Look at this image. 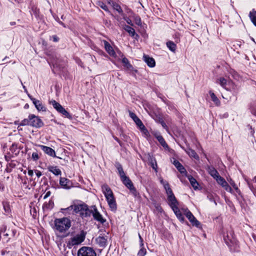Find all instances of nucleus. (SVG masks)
<instances>
[{
	"label": "nucleus",
	"instance_id": "nucleus-1",
	"mask_svg": "<svg viewBox=\"0 0 256 256\" xmlns=\"http://www.w3.org/2000/svg\"><path fill=\"white\" fill-rule=\"evenodd\" d=\"M102 190L110 210L115 212L117 209V205L112 190L106 184L102 186Z\"/></svg>",
	"mask_w": 256,
	"mask_h": 256
},
{
	"label": "nucleus",
	"instance_id": "nucleus-2",
	"mask_svg": "<svg viewBox=\"0 0 256 256\" xmlns=\"http://www.w3.org/2000/svg\"><path fill=\"white\" fill-rule=\"evenodd\" d=\"M54 224L56 230L60 233L68 230L72 226L71 220L66 217L56 218Z\"/></svg>",
	"mask_w": 256,
	"mask_h": 256
},
{
	"label": "nucleus",
	"instance_id": "nucleus-3",
	"mask_svg": "<svg viewBox=\"0 0 256 256\" xmlns=\"http://www.w3.org/2000/svg\"><path fill=\"white\" fill-rule=\"evenodd\" d=\"M86 232L82 230L80 233L71 238L67 242V246L70 248L72 246L78 245L82 242L86 238Z\"/></svg>",
	"mask_w": 256,
	"mask_h": 256
},
{
	"label": "nucleus",
	"instance_id": "nucleus-4",
	"mask_svg": "<svg viewBox=\"0 0 256 256\" xmlns=\"http://www.w3.org/2000/svg\"><path fill=\"white\" fill-rule=\"evenodd\" d=\"M74 212L80 213V216L82 218L90 217L92 214V208L89 209L88 206L84 204L75 205Z\"/></svg>",
	"mask_w": 256,
	"mask_h": 256
},
{
	"label": "nucleus",
	"instance_id": "nucleus-5",
	"mask_svg": "<svg viewBox=\"0 0 256 256\" xmlns=\"http://www.w3.org/2000/svg\"><path fill=\"white\" fill-rule=\"evenodd\" d=\"M78 256H96V254L93 248L82 246L78 250Z\"/></svg>",
	"mask_w": 256,
	"mask_h": 256
},
{
	"label": "nucleus",
	"instance_id": "nucleus-6",
	"mask_svg": "<svg viewBox=\"0 0 256 256\" xmlns=\"http://www.w3.org/2000/svg\"><path fill=\"white\" fill-rule=\"evenodd\" d=\"M30 126L37 128H41L44 126V122L42 120L34 114H30Z\"/></svg>",
	"mask_w": 256,
	"mask_h": 256
},
{
	"label": "nucleus",
	"instance_id": "nucleus-7",
	"mask_svg": "<svg viewBox=\"0 0 256 256\" xmlns=\"http://www.w3.org/2000/svg\"><path fill=\"white\" fill-rule=\"evenodd\" d=\"M92 214L94 218L100 222L101 224H104L106 220L103 218L102 215L100 213V212L98 211L96 207V206H92Z\"/></svg>",
	"mask_w": 256,
	"mask_h": 256
},
{
	"label": "nucleus",
	"instance_id": "nucleus-8",
	"mask_svg": "<svg viewBox=\"0 0 256 256\" xmlns=\"http://www.w3.org/2000/svg\"><path fill=\"white\" fill-rule=\"evenodd\" d=\"M185 215L192 223V226L197 228L199 227L200 224V222L196 219L188 209H186L185 210Z\"/></svg>",
	"mask_w": 256,
	"mask_h": 256
},
{
	"label": "nucleus",
	"instance_id": "nucleus-9",
	"mask_svg": "<svg viewBox=\"0 0 256 256\" xmlns=\"http://www.w3.org/2000/svg\"><path fill=\"white\" fill-rule=\"evenodd\" d=\"M95 241L100 247L104 248L108 244V236H100L96 238Z\"/></svg>",
	"mask_w": 256,
	"mask_h": 256
},
{
	"label": "nucleus",
	"instance_id": "nucleus-10",
	"mask_svg": "<svg viewBox=\"0 0 256 256\" xmlns=\"http://www.w3.org/2000/svg\"><path fill=\"white\" fill-rule=\"evenodd\" d=\"M207 170L208 172V174L214 178L216 182L219 180L220 178H222V176H220L216 170L212 166H208Z\"/></svg>",
	"mask_w": 256,
	"mask_h": 256
},
{
	"label": "nucleus",
	"instance_id": "nucleus-11",
	"mask_svg": "<svg viewBox=\"0 0 256 256\" xmlns=\"http://www.w3.org/2000/svg\"><path fill=\"white\" fill-rule=\"evenodd\" d=\"M60 184L62 188L70 189L72 186V182L70 180L61 177L60 180Z\"/></svg>",
	"mask_w": 256,
	"mask_h": 256
},
{
	"label": "nucleus",
	"instance_id": "nucleus-12",
	"mask_svg": "<svg viewBox=\"0 0 256 256\" xmlns=\"http://www.w3.org/2000/svg\"><path fill=\"white\" fill-rule=\"evenodd\" d=\"M217 182L220 184L222 188H224L226 190L230 193H232V188L228 185V182L223 178H220L219 180Z\"/></svg>",
	"mask_w": 256,
	"mask_h": 256
},
{
	"label": "nucleus",
	"instance_id": "nucleus-13",
	"mask_svg": "<svg viewBox=\"0 0 256 256\" xmlns=\"http://www.w3.org/2000/svg\"><path fill=\"white\" fill-rule=\"evenodd\" d=\"M40 146L41 149L48 156L52 157H56V152L52 148L43 145H40Z\"/></svg>",
	"mask_w": 256,
	"mask_h": 256
},
{
	"label": "nucleus",
	"instance_id": "nucleus-14",
	"mask_svg": "<svg viewBox=\"0 0 256 256\" xmlns=\"http://www.w3.org/2000/svg\"><path fill=\"white\" fill-rule=\"evenodd\" d=\"M143 60L150 68H154L156 66V62L154 58L152 57H150L148 55H144Z\"/></svg>",
	"mask_w": 256,
	"mask_h": 256
},
{
	"label": "nucleus",
	"instance_id": "nucleus-15",
	"mask_svg": "<svg viewBox=\"0 0 256 256\" xmlns=\"http://www.w3.org/2000/svg\"><path fill=\"white\" fill-rule=\"evenodd\" d=\"M168 204L172 209L178 206V202L174 194L168 196Z\"/></svg>",
	"mask_w": 256,
	"mask_h": 256
},
{
	"label": "nucleus",
	"instance_id": "nucleus-16",
	"mask_svg": "<svg viewBox=\"0 0 256 256\" xmlns=\"http://www.w3.org/2000/svg\"><path fill=\"white\" fill-rule=\"evenodd\" d=\"M168 204L172 209L178 206V202L174 194L168 196Z\"/></svg>",
	"mask_w": 256,
	"mask_h": 256
},
{
	"label": "nucleus",
	"instance_id": "nucleus-17",
	"mask_svg": "<svg viewBox=\"0 0 256 256\" xmlns=\"http://www.w3.org/2000/svg\"><path fill=\"white\" fill-rule=\"evenodd\" d=\"M33 104L38 111H46V108L44 106L42 102L36 99H32Z\"/></svg>",
	"mask_w": 256,
	"mask_h": 256
},
{
	"label": "nucleus",
	"instance_id": "nucleus-18",
	"mask_svg": "<svg viewBox=\"0 0 256 256\" xmlns=\"http://www.w3.org/2000/svg\"><path fill=\"white\" fill-rule=\"evenodd\" d=\"M183 150L186 152V154L191 158H194L196 160H199V156L196 153V152L190 148H188L186 149H185L184 147H182Z\"/></svg>",
	"mask_w": 256,
	"mask_h": 256
},
{
	"label": "nucleus",
	"instance_id": "nucleus-19",
	"mask_svg": "<svg viewBox=\"0 0 256 256\" xmlns=\"http://www.w3.org/2000/svg\"><path fill=\"white\" fill-rule=\"evenodd\" d=\"M104 48L107 52L111 56H116V52L114 51L112 47L110 44L106 40L104 41Z\"/></svg>",
	"mask_w": 256,
	"mask_h": 256
},
{
	"label": "nucleus",
	"instance_id": "nucleus-20",
	"mask_svg": "<svg viewBox=\"0 0 256 256\" xmlns=\"http://www.w3.org/2000/svg\"><path fill=\"white\" fill-rule=\"evenodd\" d=\"M124 28L126 32H127L131 36L135 38H137L138 37V34H136L135 32V30L131 26L128 25H125Z\"/></svg>",
	"mask_w": 256,
	"mask_h": 256
},
{
	"label": "nucleus",
	"instance_id": "nucleus-21",
	"mask_svg": "<svg viewBox=\"0 0 256 256\" xmlns=\"http://www.w3.org/2000/svg\"><path fill=\"white\" fill-rule=\"evenodd\" d=\"M173 164L174 165V166L178 170L181 174H185L186 172V171L185 168L178 160H174V161L173 162Z\"/></svg>",
	"mask_w": 256,
	"mask_h": 256
},
{
	"label": "nucleus",
	"instance_id": "nucleus-22",
	"mask_svg": "<svg viewBox=\"0 0 256 256\" xmlns=\"http://www.w3.org/2000/svg\"><path fill=\"white\" fill-rule=\"evenodd\" d=\"M172 210L174 211V214L176 216L177 218L181 222H184V218L182 214V212H180V209L178 208V206L172 208Z\"/></svg>",
	"mask_w": 256,
	"mask_h": 256
},
{
	"label": "nucleus",
	"instance_id": "nucleus-23",
	"mask_svg": "<svg viewBox=\"0 0 256 256\" xmlns=\"http://www.w3.org/2000/svg\"><path fill=\"white\" fill-rule=\"evenodd\" d=\"M115 166L118 170V174H119V176H120V178L126 176V175L123 170L122 166L120 163H119L118 162H116Z\"/></svg>",
	"mask_w": 256,
	"mask_h": 256
},
{
	"label": "nucleus",
	"instance_id": "nucleus-24",
	"mask_svg": "<svg viewBox=\"0 0 256 256\" xmlns=\"http://www.w3.org/2000/svg\"><path fill=\"white\" fill-rule=\"evenodd\" d=\"M75 205H71L70 206L65 208H61L60 212L63 213L65 216L70 214L71 212L73 210L74 212Z\"/></svg>",
	"mask_w": 256,
	"mask_h": 256
},
{
	"label": "nucleus",
	"instance_id": "nucleus-25",
	"mask_svg": "<svg viewBox=\"0 0 256 256\" xmlns=\"http://www.w3.org/2000/svg\"><path fill=\"white\" fill-rule=\"evenodd\" d=\"M49 172H52L56 176L60 175L62 172L60 169L58 168L56 166H50L48 168Z\"/></svg>",
	"mask_w": 256,
	"mask_h": 256
},
{
	"label": "nucleus",
	"instance_id": "nucleus-26",
	"mask_svg": "<svg viewBox=\"0 0 256 256\" xmlns=\"http://www.w3.org/2000/svg\"><path fill=\"white\" fill-rule=\"evenodd\" d=\"M50 104H52L53 107L59 113L60 112L61 110H62L64 108L60 104L56 102L55 100H52L50 101Z\"/></svg>",
	"mask_w": 256,
	"mask_h": 256
},
{
	"label": "nucleus",
	"instance_id": "nucleus-27",
	"mask_svg": "<svg viewBox=\"0 0 256 256\" xmlns=\"http://www.w3.org/2000/svg\"><path fill=\"white\" fill-rule=\"evenodd\" d=\"M188 178L194 190L198 189L199 184L196 181V180L192 176H188Z\"/></svg>",
	"mask_w": 256,
	"mask_h": 256
},
{
	"label": "nucleus",
	"instance_id": "nucleus-28",
	"mask_svg": "<svg viewBox=\"0 0 256 256\" xmlns=\"http://www.w3.org/2000/svg\"><path fill=\"white\" fill-rule=\"evenodd\" d=\"M249 17L253 23V24L256 26V10L254 9H252L249 13Z\"/></svg>",
	"mask_w": 256,
	"mask_h": 256
},
{
	"label": "nucleus",
	"instance_id": "nucleus-29",
	"mask_svg": "<svg viewBox=\"0 0 256 256\" xmlns=\"http://www.w3.org/2000/svg\"><path fill=\"white\" fill-rule=\"evenodd\" d=\"M54 206V202L52 200H50L48 202H45L42 208L44 210H52Z\"/></svg>",
	"mask_w": 256,
	"mask_h": 256
},
{
	"label": "nucleus",
	"instance_id": "nucleus-30",
	"mask_svg": "<svg viewBox=\"0 0 256 256\" xmlns=\"http://www.w3.org/2000/svg\"><path fill=\"white\" fill-rule=\"evenodd\" d=\"M210 94L212 100L216 104V106H219L220 104V100L218 99V98L216 97V96L215 95V94L214 92H212L211 91L210 92Z\"/></svg>",
	"mask_w": 256,
	"mask_h": 256
},
{
	"label": "nucleus",
	"instance_id": "nucleus-31",
	"mask_svg": "<svg viewBox=\"0 0 256 256\" xmlns=\"http://www.w3.org/2000/svg\"><path fill=\"white\" fill-rule=\"evenodd\" d=\"M160 183L162 184L166 192L171 189L168 182L166 180H164L162 178H160Z\"/></svg>",
	"mask_w": 256,
	"mask_h": 256
},
{
	"label": "nucleus",
	"instance_id": "nucleus-32",
	"mask_svg": "<svg viewBox=\"0 0 256 256\" xmlns=\"http://www.w3.org/2000/svg\"><path fill=\"white\" fill-rule=\"evenodd\" d=\"M166 46L172 52H175L176 50V46L172 41H168L166 42Z\"/></svg>",
	"mask_w": 256,
	"mask_h": 256
},
{
	"label": "nucleus",
	"instance_id": "nucleus-33",
	"mask_svg": "<svg viewBox=\"0 0 256 256\" xmlns=\"http://www.w3.org/2000/svg\"><path fill=\"white\" fill-rule=\"evenodd\" d=\"M157 140L158 141V142L162 146L165 148V149H168V146L166 142L164 139L163 138V137L162 136H158Z\"/></svg>",
	"mask_w": 256,
	"mask_h": 256
},
{
	"label": "nucleus",
	"instance_id": "nucleus-34",
	"mask_svg": "<svg viewBox=\"0 0 256 256\" xmlns=\"http://www.w3.org/2000/svg\"><path fill=\"white\" fill-rule=\"evenodd\" d=\"M10 150L13 154L17 156L20 150H18L17 145L15 144H13L10 148Z\"/></svg>",
	"mask_w": 256,
	"mask_h": 256
},
{
	"label": "nucleus",
	"instance_id": "nucleus-35",
	"mask_svg": "<svg viewBox=\"0 0 256 256\" xmlns=\"http://www.w3.org/2000/svg\"><path fill=\"white\" fill-rule=\"evenodd\" d=\"M217 83H218L223 88L226 89V86L227 83L226 80L224 78H220L218 79Z\"/></svg>",
	"mask_w": 256,
	"mask_h": 256
},
{
	"label": "nucleus",
	"instance_id": "nucleus-36",
	"mask_svg": "<svg viewBox=\"0 0 256 256\" xmlns=\"http://www.w3.org/2000/svg\"><path fill=\"white\" fill-rule=\"evenodd\" d=\"M112 6L114 10H116L119 14H121L122 12V10L121 7L120 6L119 4H118L116 2H112Z\"/></svg>",
	"mask_w": 256,
	"mask_h": 256
},
{
	"label": "nucleus",
	"instance_id": "nucleus-37",
	"mask_svg": "<svg viewBox=\"0 0 256 256\" xmlns=\"http://www.w3.org/2000/svg\"><path fill=\"white\" fill-rule=\"evenodd\" d=\"M232 236H229L228 235H227L226 236L224 235V240L228 246H230V244L232 242Z\"/></svg>",
	"mask_w": 256,
	"mask_h": 256
},
{
	"label": "nucleus",
	"instance_id": "nucleus-38",
	"mask_svg": "<svg viewBox=\"0 0 256 256\" xmlns=\"http://www.w3.org/2000/svg\"><path fill=\"white\" fill-rule=\"evenodd\" d=\"M129 115H130V116L134 122L136 124V123H138V122L140 120L136 116V115L134 113L132 112H129Z\"/></svg>",
	"mask_w": 256,
	"mask_h": 256
},
{
	"label": "nucleus",
	"instance_id": "nucleus-39",
	"mask_svg": "<svg viewBox=\"0 0 256 256\" xmlns=\"http://www.w3.org/2000/svg\"><path fill=\"white\" fill-rule=\"evenodd\" d=\"M60 113L62 114L66 118H67L69 119L72 118V116L70 114V113L67 110H66L64 108L61 110Z\"/></svg>",
	"mask_w": 256,
	"mask_h": 256
},
{
	"label": "nucleus",
	"instance_id": "nucleus-40",
	"mask_svg": "<svg viewBox=\"0 0 256 256\" xmlns=\"http://www.w3.org/2000/svg\"><path fill=\"white\" fill-rule=\"evenodd\" d=\"M133 18L136 24H137L138 26H142L141 18L138 16H134Z\"/></svg>",
	"mask_w": 256,
	"mask_h": 256
},
{
	"label": "nucleus",
	"instance_id": "nucleus-41",
	"mask_svg": "<svg viewBox=\"0 0 256 256\" xmlns=\"http://www.w3.org/2000/svg\"><path fill=\"white\" fill-rule=\"evenodd\" d=\"M2 206L6 212L9 213L10 211V205L6 202H2Z\"/></svg>",
	"mask_w": 256,
	"mask_h": 256
},
{
	"label": "nucleus",
	"instance_id": "nucleus-42",
	"mask_svg": "<svg viewBox=\"0 0 256 256\" xmlns=\"http://www.w3.org/2000/svg\"><path fill=\"white\" fill-rule=\"evenodd\" d=\"M20 126H30V116L28 118H24L23 120L20 123Z\"/></svg>",
	"mask_w": 256,
	"mask_h": 256
},
{
	"label": "nucleus",
	"instance_id": "nucleus-43",
	"mask_svg": "<svg viewBox=\"0 0 256 256\" xmlns=\"http://www.w3.org/2000/svg\"><path fill=\"white\" fill-rule=\"evenodd\" d=\"M97 4H98V6L100 7L104 10L105 11H106L107 12H109L108 7L104 3L102 2H98Z\"/></svg>",
	"mask_w": 256,
	"mask_h": 256
},
{
	"label": "nucleus",
	"instance_id": "nucleus-44",
	"mask_svg": "<svg viewBox=\"0 0 256 256\" xmlns=\"http://www.w3.org/2000/svg\"><path fill=\"white\" fill-rule=\"evenodd\" d=\"M229 182H230V184L232 186V187L234 188V190H236V192L238 193L239 194H240V191L238 188V186L236 184L234 181H233L232 179H230V180H229Z\"/></svg>",
	"mask_w": 256,
	"mask_h": 256
},
{
	"label": "nucleus",
	"instance_id": "nucleus-45",
	"mask_svg": "<svg viewBox=\"0 0 256 256\" xmlns=\"http://www.w3.org/2000/svg\"><path fill=\"white\" fill-rule=\"evenodd\" d=\"M141 248L140 250L138 253V256H144L146 254V250L144 246H140Z\"/></svg>",
	"mask_w": 256,
	"mask_h": 256
},
{
	"label": "nucleus",
	"instance_id": "nucleus-46",
	"mask_svg": "<svg viewBox=\"0 0 256 256\" xmlns=\"http://www.w3.org/2000/svg\"><path fill=\"white\" fill-rule=\"evenodd\" d=\"M140 132L146 138H148L150 136V134L146 126L142 128V130H140Z\"/></svg>",
	"mask_w": 256,
	"mask_h": 256
},
{
	"label": "nucleus",
	"instance_id": "nucleus-47",
	"mask_svg": "<svg viewBox=\"0 0 256 256\" xmlns=\"http://www.w3.org/2000/svg\"><path fill=\"white\" fill-rule=\"evenodd\" d=\"M147 156H148V162H150V164H151L153 162H154L156 161V160L155 158L154 157V156L150 154H148Z\"/></svg>",
	"mask_w": 256,
	"mask_h": 256
},
{
	"label": "nucleus",
	"instance_id": "nucleus-48",
	"mask_svg": "<svg viewBox=\"0 0 256 256\" xmlns=\"http://www.w3.org/2000/svg\"><path fill=\"white\" fill-rule=\"evenodd\" d=\"M32 158L34 161H37L40 158L38 152H34L32 154Z\"/></svg>",
	"mask_w": 256,
	"mask_h": 256
},
{
	"label": "nucleus",
	"instance_id": "nucleus-49",
	"mask_svg": "<svg viewBox=\"0 0 256 256\" xmlns=\"http://www.w3.org/2000/svg\"><path fill=\"white\" fill-rule=\"evenodd\" d=\"M131 194L134 196L136 197L138 195V192L136 190V188L134 187L132 189L130 190Z\"/></svg>",
	"mask_w": 256,
	"mask_h": 256
},
{
	"label": "nucleus",
	"instance_id": "nucleus-50",
	"mask_svg": "<svg viewBox=\"0 0 256 256\" xmlns=\"http://www.w3.org/2000/svg\"><path fill=\"white\" fill-rule=\"evenodd\" d=\"M121 180L122 183L126 186L127 183L129 182V181H130V180L128 177L125 176L124 178H121Z\"/></svg>",
	"mask_w": 256,
	"mask_h": 256
},
{
	"label": "nucleus",
	"instance_id": "nucleus-51",
	"mask_svg": "<svg viewBox=\"0 0 256 256\" xmlns=\"http://www.w3.org/2000/svg\"><path fill=\"white\" fill-rule=\"evenodd\" d=\"M160 124L164 128L166 131H168V128L165 122L163 120H161L160 121Z\"/></svg>",
	"mask_w": 256,
	"mask_h": 256
},
{
	"label": "nucleus",
	"instance_id": "nucleus-52",
	"mask_svg": "<svg viewBox=\"0 0 256 256\" xmlns=\"http://www.w3.org/2000/svg\"><path fill=\"white\" fill-rule=\"evenodd\" d=\"M138 127L139 128L140 130H142V128L145 127L143 123L142 122V120H140L138 123L136 124Z\"/></svg>",
	"mask_w": 256,
	"mask_h": 256
},
{
	"label": "nucleus",
	"instance_id": "nucleus-53",
	"mask_svg": "<svg viewBox=\"0 0 256 256\" xmlns=\"http://www.w3.org/2000/svg\"><path fill=\"white\" fill-rule=\"evenodd\" d=\"M207 198L210 202H214L216 206L217 204L212 194L208 195Z\"/></svg>",
	"mask_w": 256,
	"mask_h": 256
},
{
	"label": "nucleus",
	"instance_id": "nucleus-54",
	"mask_svg": "<svg viewBox=\"0 0 256 256\" xmlns=\"http://www.w3.org/2000/svg\"><path fill=\"white\" fill-rule=\"evenodd\" d=\"M126 186L129 190H130L134 187V184L131 180L129 181V182L127 183L126 184Z\"/></svg>",
	"mask_w": 256,
	"mask_h": 256
},
{
	"label": "nucleus",
	"instance_id": "nucleus-55",
	"mask_svg": "<svg viewBox=\"0 0 256 256\" xmlns=\"http://www.w3.org/2000/svg\"><path fill=\"white\" fill-rule=\"evenodd\" d=\"M150 166L156 172H157V164L156 161L154 162L151 164Z\"/></svg>",
	"mask_w": 256,
	"mask_h": 256
},
{
	"label": "nucleus",
	"instance_id": "nucleus-56",
	"mask_svg": "<svg viewBox=\"0 0 256 256\" xmlns=\"http://www.w3.org/2000/svg\"><path fill=\"white\" fill-rule=\"evenodd\" d=\"M122 62L124 64V66L125 65L127 64L129 62V61L127 58H124L122 59Z\"/></svg>",
	"mask_w": 256,
	"mask_h": 256
},
{
	"label": "nucleus",
	"instance_id": "nucleus-57",
	"mask_svg": "<svg viewBox=\"0 0 256 256\" xmlns=\"http://www.w3.org/2000/svg\"><path fill=\"white\" fill-rule=\"evenodd\" d=\"M249 188L253 192V194H254V196H256V189L254 188L252 186L249 184Z\"/></svg>",
	"mask_w": 256,
	"mask_h": 256
},
{
	"label": "nucleus",
	"instance_id": "nucleus-58",
	"mask_svg": "<svg viewBox=\"0 0 256 256\" xmlns=\"http://www.w3.org/2000/svg\"><path fill=\"white\" fill-rule=\"evenodd\" d=\"M51 38H52V40L54 42H58L59 40L58 37L57 36H56V35H54Z\"/></svg>",
	"mask_w": 256,
	"mask_h": 256
},
{
	"label": "nucleus",
	"instance_id": "nucleus-59",
	"mask_svg": "<svg viewBox=\"0 0 256 256\" xmlns=\"http://www.w3.org/2000/svg\"><path fill=\"white\" fill-rule=\"evenodd\" d=\"M6 230V226H3L2 227L0 230V234L2 233H4Z\"/></svg>",
	"mask_w": 256,
	"mask_h": 256
},
{
	"label": "nucleus",
	"instance_id": "nucleus-60",
	"mask_svg": "<svg viewBox=\"0 0 256 256\" xmlns=\"http://www.w3.org/2000/svg\"><path fill=\"white\" fill-rule=\"evenodd\" d=\"M152 134L156 139L158 136H162L158 132H152Z\"/></svg>",
	"mask_w": 256,
	"mask_h": 256
},
{
	"label": "nucleus",
	"instance_id": "nucleus-61",
	"mask_svg": "<svg viewBox=\"0 0 256 256\" xmlns=\"http://www.w3.org/2000/svg\"><path fill=\"white\" fill-rule=\"evenodd\" d=\"M166 193L168 195V197L170 196H172V194H174L172 189H170L169 190H168V191H166Z\"/></svg>",
	"mask_w": 256,
	"mask_h": 256
},
{
	"label": "nucleus",
	"instance_id": "nucleus-62",
	"mask_svg": "<svg viewBox=\"0 0 256 256\" xmlns=\"http://www.w3.org/2000/svg\"><path fill=\"white\" fill-rule=\"evenodd\" d=\"M8 236H9V234L8 233H6L4 234V238H6V242H8L10 240V238H8Z\"/></svg>",
	"mask_w": 256,
	"mask_h": 256
},
{
	"label": "nucleus",
	"instance_id": "nucleus-63",
	"mask_svg": "<svg viewBox=\"0 0 256 256\" xmlns=\"http://www.w3.org/2000/svg\"><path fill=\"white\" fill-rule=\"evenodd\" d=\"M51 194V192L50 191H48L46 194L44 195V199H46V198H48V196H50Z\"/></svg>",
	"mask_w": 256,
	"mask_h": 256
},
{
	"label": "nucleus",
	"instance_id": "nucleus-64",
	"mask_svg": "<svg viewBox=\"0 0 256 256\" xmlns=\"http://www.w3.org/2000/svg\"><path fill=\"white\" fill-rule=\"evenodd\" d=\"M35 173L38 178H40V176H41L42 174V172L40 170H36Z\"/></svg>",
	"mask_w": 256,
	"mask_h": 256
}]
</instances>
